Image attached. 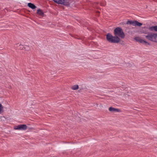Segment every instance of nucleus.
<instances>
[{
	"instance_id": "nucleus-1",
	"label": "nucleus",
	"mask_w": 157,
	"mask_h": 157,
	"mask_svg": "<svg viewBox=\"0 0 157 157\" xmlns=\"http://www.w3.org/2000/svg\"><path fill=\"white\" fill-rule=\"evenodd\" d=\"M114 34L115 36L122 39L124 38L125 36L122 29L121 27H117L115 28L114 30Z\"/></svg>"
},
{
	"instance_id": "nucleus-2",
	"label": "nucleus",
	"mask_w": 157,
	"mask_h": 157,
	"mask_svg": "<svg viewBox=\"0 0 157 157\" xmlns=\"http://www.w3.org/2000/svg\"><path fill=\"white\" fill-rule=\"evenodd\" d=\"M106 36L107 40L110 43H117L120 41V38L115 36H113L110 33H108Z\"/></svg>"
},
{
	"instance_id": "nucleus-3",
	"label": "nucleus",
	"mask_w": 157,
	"mask_h": 157,
	"mask_svg": "<svg viewBox=\"0 0 157 157\" xmlns=\"http://www.w3.org/2000/svg\"><path fill=\"white\" fill-rule=\"evenodd\" d=\"M55 2L66 6H69L70 5L71 6H74L73 4H74V2L70 0H52Z\"/></svg>"
},
{
	"instance_id": "nucleus-4",
	"label": "nucleus",
	"mask_w": 157,
	"mask_h": 157,
	"mask_svg": "<svg viewBox=\"0 0 157 157\" xmlns=\"http://www.w3.org/2000/svg\"><path fill=\"white\" fill-rule=\"evenodd\" d=\"M145 37L149 40L157 43V33H151L146 36Z\"/></svg>"
},
{
	"instance_id": "nucleus-5",
	"label": "nucleus",
	"mask_w": 157,
	"mask_h": 157,
	"mask_svg": "<svg viewBox=\"0 0 157 157\" xmlns=\"http://www.w3.org/2000/svg\"><path fill=\"white\" fill-rule=\"evenodd\" d=\"M127 24H130L134 26L140 27L142 25V24L136 21H128L126 23Z\"/></svg>"
},
{
	"instance_id": "nucleus-6",
	"label": "nucleus",
	"mask_w": 157,
	"mask_h": 157,
	"mask_svg": "<svg viewBox=\"0 0 157 157\" xmlns=\"http://www.w3.org/2000/svg\"><path fill=\"white\" fill-rule=\"evenodd\" d=\"M27 126L26 124H20L16 126L15 128V129L25 130L27 129Z\"/></svg>"
},
{
	"instance_id": "nucleus-7",
	"label": "nucleus",
	"mask_w": 157,
	"mask_h": 157,
	"mask_svg": "<svg viewBox=\"0 0 157 157\" xmlns=\"http://www.w3.org/2000/svg\"><path fill=\"white\" fill-rule=\"evenodd\" d=\"M135 40L137 41L138 42L141 43H145V44H147L148 45H150V43L146 41L141 39L140 37H136L135 38Z\"/></svg>"
},
{
	"instance_id": "nucleus-8",
	"label": "nucleus",
	"mask_w": 157,
	"mask_h": 157,
	"mask_svg": "<svg viewBox=\"0 0 157 157\" xmlns=\"http://www.w3.org/2000/svg\"><path fill=\"white\" fill-rule=\"evenodd\" d=\"M109 109L110 111L112 112H120V110L119 109L113 108L112 107H109Z\"/></svg>"
},
{
	"instance_id": "nucleus-9",
	"label": "nucleus",
	"mask_w": 157,
	"mask_h": 157,
	"mask_svg": "<svg viewBox=\"0 0 157 157\" xmlns=\"http://www.w3.org/2000/svg\"><path fill=\"white\" fill-rule=\"evenodd\" d=\"M28 6L32 9H34L36 8V6L33 4L31 3H29L28 4Z\"/></svg>"
},
{
	"instance_id": "nucleus-10",
	"label": "nucleus",
	"mask_w": 157,
	"mask_h": 157,
	"mask_svg": "<svg viewBox=\"0 0 157 157\" xmlns=\"http://www.w3.org/2000/svg\"><path fill=\"white\" fill-rule=\"evenodd\" d=\"M37 13L40 15L43 16L44 15V13L43 11L40 9H38L37 11Z\"/></svg>"
},
{
	"instance_id": "nucleus-11",
	"label": "nucleus",
	"mask_w": 157,
	"mask_h": 157,
	"mask_svg": "<svg viewBox=\"0 0 157 157\" xmlns=\"http://www.w3.org/2000/svg\"><path fill=\"white\" fill-rule=\"evenodd\" d=\"M71 88L73 90H76L78 89V86L77 85H75L72 86Z\"/></svg>"
},
{
	"instance_id": "nucleus-12",
	"label": "nucleus",
	"mask_w": 157,
	"mask_h": 157,
	"mask_svg": "<svg viewBox=\"0 0 157 157\" xmlns=\"http://www.w3.org/2000/svg\"><path fill=\"white\" fill-rule=\"evenodd\" d=\"M3 107L2 106V105L0 103V114L3 112Z\"/></svg>"
},
{
	"instance_id": "nucleus-13",
	"label": "nucleus",
	"mask_w": 157,
	"mask_h": 157,
	"mask_svg": "<svg viewBox=\"0 0 157 157\" xmlns=\"http://www.w3.org/2000/svg\"><path fill=\"white\" fill-rule=\"evenodd\" d=\"M154 26L151 27L149 28V29L151 30H154Z\"/></svg>"
},
{
	"instance_id": "nucleus-14",
	"label": "nucleus",
	"mask_w": 157,
	"mask_h": 157,
	"mask_svg": "<svg viewBox=\"0 0 157 157\" xmlns=\"http://www.w3.org/2000/svg\"><path fill=\"white\" fill-rule=\"evenodd\" d=\"M154 30H155V31L157 32V26H154Z\"/></svg>"
},
{
	"instance_id": "nucleus-15",
	"label": "nucleus",
	"mask_w": 157,
	"mask_h": 157,
	"mask_svg": "<svg viewBox=\"0 0 157 157\" xmlns=\"http://www.w3.org/2000/svg\"><path fill=\"white\" fill-rule=\"evenodd\" d=\"M105 3H104H104H102V2H101V3H100V5H101V6H105Z\"/></svg>"
},
{
	"instance_id": "nucleus-16",
	"label": "nucleus",
	"mask_w": 157,
	"mask_h": 157,
	"mask_svg": "<svg viewBox=\"0 0 157 157\" xmlns=\"http://www.w3.org/2000/svg\"><path fill=\"white\" fill-rule=\"evenodd\" d=\"M97 15L98 16H99V14L100 13V12L99 11H97Z\"/></svg>"
},
{
	"instance_id": "nucleus-17",
	"label": "nucleus",
	"mask_w": 157,
	"mask_h": 157,
	"mask_svg": "<svg viewBox=\"0 0 157 157\" xmlns=\"http://www.w3.org/2000/svg\"><path fill=\"white\" fill-rule=\"evenodd\" d=\"M143 33H145V34H146L147 33H146L145 32H143Z\"/></svg>"
},
{
	"instance_id": "nucleus-18",
	"label": "nucleus",
	"mask_w": 157,
	"mask_h": 157,
	"mask_svg": "<svg viewBox=\"0 0 157 157\" xmlns=\"http://www.w3.org/2000/svg\"><path fill=\"white\" fill-rule=\"evenodd\" d=\"M20 46H21V47H22L23 46V45H20Z\"/></svg>"
}]
</instances>
